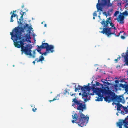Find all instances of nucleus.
Masks as SVG:
<instances>
[{"label": "nucleus", "instance_id": "1", "mask_svg": "<svg viewBox=\"0 0 128 128\" xmlns=\"http://www.w3.org/2000/svg\"><path fill=\"white\" fill-rule=\"evenodd\" d=\"M24 27H15L10 32L11 39L14 42V44L15 47L19 48H21V51L23 53L27 55H31V52L32 47L29 45L27 44L25 47L24 46L25 39H22V32H24Z\"/></svg>", "mask_w": 128, "mask_h": 128}, {"label": "nucleus", "instance_id": "2", "mask_svg": "<svg viewBox=\"0 0 128 128\" xmlns=\"http://www.w3.org/2000/svg\"><path fill=\"white\" fill-rule=\"evenodd\" d=\"M72 100L77 105V110H79V113L78 114L75 113L72 115V118L74 120H72V122L73 124H77L79 126L83 127L86 125L89 120L88 117H86L82 113L84 110H86V104L85 102L77 100L76 97L73 98Z\"/></svg>", "mask_w": 128, "mask_h": 128}, {"label": "nucleus", "instance_id": "3", "mask_svg": "<svg viewBox=\"0 0 128 128\" xmlns=\"http://www.w3.org/2000/svg\"><path fill=\"white\" fill-rule=\"evenodd\" d=\"M111 18L110 17L107 19L106 21H105L104 19H103V20L100 22L101 24L104 27L103 28L102 30L100 32L103 34H105L108 36L110 35L111 34H114L116 36H118L120 35V34L124 32V31L122 32L120 31L119 33H118V34L115 33V31L113 32H112V28H109L108 27V24L111 21Z\"/></svg>", "mask_w": 128, "mask_h": 128}, {"label": "nucleus", "instance_id": "4", "mask_svg": "<svg viewBox=\"0 0 128 128\" xmlns=\"http://www.w3.org/2000/svg\"><path fill=\"white\" fill-rule=\"evenodd\" d=\"M90 84L89 83H88V86L84 85L83 86H82L80 85H78L77 87L78 90L81 89L83 93L82 94V98L84 99V100L85 102H86L87 101L89 100V99L87 98L88 95L89 94L88 93L86 92V91H89L91 90L90 87L89 86Z\"/></svg>", "mask_w": 128, "mask_h": 128}, {"label": "nucleus", "instance_id": "5", "mask_svg": "<svg viewBox=\"0 0 128 128\" xmlns=\"http://www.w3.org/2000/svg\"><path fill=\"white\" fill-rule=\"evenodd\" d=\"M112 92L111 91H109L106 94L104 93H104H101V96H98V97L97 98V99L96 100L98 101H102L103 100V96L106 95H108L107 96H106L105 97H104V100L108 103H109L112 101L114 102V100H113V96L111 95Z\"/></svg>", "mask_w": 128, "mask_h": 128}, {"label": "nucleus", "instance_id": "6", "mask_svg": "<svg viewBox=\"0 0 128 128\" xmlns=\"http://www.w3.org/2000/svg\"><path fill=\"white\" fill-rule=\"evenodd\" d=\"M44 42L43 41L42 42V45L40 46H38L37 49H36L37 50H42V49L46 48V51L50 50L51 51V52L52 53L54 52L53 50L54 48V46L52 45H49L47 43H43Z\"/></svg>", "mask_w": 128, "mask_h": 128}, {"label": "nucleus", "instance_id": "7", "mask_svg": "<svg viewBox=\"0 0 128 128\" xmlns=\"http://www.w3.org/2000/svg\"><path fill=\"white\" fill-rule=\"evenodd\" d=\"M111 94V95L113 96V100H114V102H117L118 103L120 102L122 104L125 102V100L122 99L123 98L122 96H118L114 92H112Z\"/></svg>", "mask_w": 128, "mask_h": 128}, {"label": "nucleus", "instance_id": "8", "mask_svg": "<svg viewBox=\"0 0 128 128\" xmlns=\"http://www.w3.org/2000/svg\"><path fill=\"white\" fill-rule=\"evenodd\" d=\"M124 124V126L125 128H128V121L127 118H125L124 120H120L117 122V125L119 128H122V126Z\"/></svg>", "mask_w": 128, "mask_h": 128}, {"label": "nucleus", "instance_id": "9", "mask_svg": "<svg viewBox=\"0 0 128 128\" xmlns=\"http://www.w3.org/2000/svg\"><path fill=\"white\" fill-rule=\"evenodd\" d=\"M110 84V83L108 82H105L104 84H102V88H100L101 92V93H104L106 94L110 90H108L109 89L108 85Z\"/></svg>", "mask_w": 128, "mask_h": 128}, {"label": "nucleus", "instance_id": "10", "mask_svg": "<svg viewBox=\"0 0 128 128\" xmlns=\"http://www.w3.org/2000/svg\"><path fill=\"white\" fill-rule=\"evenodd\" d=\"M109 2H110V0H108ZM102 3H98L96 5V8L98 10H100L101 12H102V8L101 7V6H105L107 4V0H102ZM100 1V0H98V3Z\"/></svg>", "mask_w": 128, "mask_h": 128}, {"label": "nucleus", "instance_id": "11", "mask_svg": "<svg viewBox=\"0 0 128 128\" xmlns=\"http://www.w3.org/2000/svg\"><path fill=\"white\" fill-rule=\"evenodd\" d=\"M96 86V84H94L91 88H90L98 96H101V92L100 88H95V87Z\"/></svg>", "mask_w": 128, "mask_h": 128}, {"label": "nucleus", "instance_id": "12", "mask_svg": "<svg viewBox=\"0 0 128 128\" xmlns=\"http://www.w3.org/2000/svg\"><path fill=\"white\" fill-rule=\"evenodd\" d=\"M126 55H124V53H123L122 55V57H123L124 58V62H125V64H124V66L125 65V64L126 65L128 63V50L126 51V52L125 53Z\"/></svg>", "mask_w": 128, "mask_h": 128}, {"label": "nucleus", "instance_id": "13", "mask_svg": "<svg viewBox=\"0 0 128 128\" xmlns=\"http://www.w3.org/2000/svg\"><path fill=\"white\" fill-rule=\"evenodd\" d=\"M124 17L123 16L119 15L117 19V21L120 24H123L124 22Z\"/></svg>", "mask_w": 128, "mask_h": 128}, {"label": "nucleus", "instance_id": "14", "mask_svg": "<svg viewBox=\"0 0 128 128\" xmlns=\"http://www.w3.org/2000/svg\"><path fill=\"white\" fill-rule=\"evenodd\" d=\"M119 86L120 87L124 88L125 91V92L126 93L128 94V84H126V83L124 84H119Z\"/></svg>", "mask_w": 128, "mask_h": 128}, {"label": "nucleus", "instance_id": "15", "mask_svg": "<svg viewBox=\"0 0 128 128\" xmlns=\"http://www.w3.org/2000/svg\"><path fill=\"white\" fill-rule=\"evenodd\" d=\"M40 58L38 60V58H36V59L35 61H33L32 62V63L34 64H35V61H36L37 62H42L44 60V58L43 56H42L41 55L39 57Z\"/></svg>", "mask_w": 128, "mask_h": 128}, {"label": "nucleus", "instance_id": "16", "mask_svg": "<svg viewBox=\"0 0 128 128\" xmlns=\"http://www.w3.org/2000/svg\"><path fill=\"white\" fill-rule=\"evenodd\" d=\"M41 50H37V52H39L40 54H41L42 55H44V56H46L47 54L48 53L51 52V51H50V50H48V51H46V52H45L44 53H42L41 52Z\"/></svg>", "mask_w": 128, "mask_h": 128}, {"label": "nucleus", "instance_id": "17", "mask_svg": "<svg viewBox=\"0 0 128 128\" xmlns=\"http://www.w3.org/2000/svg\"><path fill=\"white\" fill-rule=\"evenodd\" d=\"M110 24V26L112 27V29H114V31L116 32V31L117 30L116 28L114 27V24H113V23L112 22V21L110 22V23H109Z\"/></svg>", "mask_w": 128, "mask_h": 128}, {"label": "nucleus", "instance_id": "18", "mask_svg": "<svg viewBox=\"0 0 128 128\" xmlns=\"http://www.w3.org/2000/svg\"><path fill=\"white\" fill-rule=\"evenodd\" d=\"M115 104H116L117 106V110L118 111H119L120 110V108H122V105L121 104H120L119 103Z\"/></svg>", "mask_w": 128, "mask_h": 128}, {"label": "nucleus", "instance_id": "19", "mask_svg": "<svg viewBox=\"0 0 128 128\" xmlns=\"http://www.w3.org/2000/svg\"><path fill=\"white\" fill-rule=\"evenodd\" d=\"M60 96V94H58L57 95V96H56L55 98H54V99L52 100H49V101L50 102H51L53 101L56 100H59V97Z\"/></svg>", "mask_w": 128, "mask_h": 128}, {"label": "nucleus", "instance_id": "20", "mask_svg": "<svg viewBox=\"0 0 128 128\" xmlns=\"http://www.w3.org/2000/svg\"><path fill=\"white\" fill-rule=\"evenodd\" d=\"M16 16H17V14H16L12 13V15L10 17V22H14V20L12 19L13 17H15Z\"/></svg>", "mask_w": 128, "mask_h": 128}, {"label": "nucleus", "instance_id": "21", "mask_svg": "<svg viewBox=\"0 0 128 128\" xmlns=\"http://www.w3.org/2000/svg\"><path fill=\"white\" fill-rule=\"evenodd\" d=\"M113 11V10L112 8L109 10L107 12L108 15L109 16H110L112 13Z\"/></svg>", "mask_w": 128, "mask_h": 128}, {"label": "nucleus", "instance_id": "22", "mask_svg": "<svg viewBox=\"0 0 128 128\" xmlns=\"http://www.w3.org/2000/svg\"><path fill=\"white\" fill-rule=\"evenodd\" d=\"M26 40H27V39H30L31 38V37L30 36V34L28 33H27L26 35Z\"/></svg>", "mask_w": 128, "mask_h": 128}, {"label": "nucleus", "instance_id": "23", "mask_svg": "<svg viewBox=\"0 0 128 128\" xmlns=\"http://www.w3.org/2000/svg\"><path fill=\"white\" fill-rule=\"evenodd\" d=\"M120 14H122V16H128V12L127 10H125V11L122 13H120Z\"/></svg>", "mask_w": 128, "mask_h": 128}, {"label": "nucleus", "instance_id": "24", "mask_svg": "<svg viewBox=\"0 0 128 128\" xmlns=\"http://www.w3.org/2000/svg\"><path fill=\"white\" fill-rule=\"evenodd\" d=\"M122 108H123L124 110L126 112H128V106H127V107H126V106H122Z\"/></svg>", "mask_w": 128, "mask_h": 128}, {"label": "nucleus", "instance_id": "25", "mask_svg": "<svg viewBox=\"0 0 128 128\" xmlns=\"http://www.w3.org/2000/svg\"><path fill=\"white\" fill-rule=\"evenodd\" d=\"M110 2H109L108 0H107V4L106 6H107L108 7L111 6H112V4L110 3Z\"/></svg>", "mask_w": 128, "mask_h": 128}, {"label": "nucleus", "instance_id": "26", "mask_svg": "<svg viewBox=\"0 0 128 128\" xmlns=\"http://www.w3.org/2000/svg\"><path fill=\"white\" fill-rule=\"evenodd\" d=\"M96 85L97 86H102V84H101L99 82H96Z\"/></svg>", "mask_w": 128, "mask_h": 128}, {"label": "nucleus", "instance_id": "27", "mask_svg": "<svg viewBox=\"0 0 128 128\" xmlns=\"http://www.w3.org/2000/svg\"><path fill=\"white\" fill-rule=\"evenodd\" d=\"M114 86L115 88V89L116 90L117 89V88L118 87V84H115L114 85Z\"/></svg>", "mask_w": 128, "mask_h": 128}, {"label": "nucleus", "instance_id": "28", "mask_svg": "<svg viewBox=\"0 0 128 128\" xmlns=\"http://www.w3.org/2000/svg\"><path fill=\"white\" fill-rule=\"evenodd\" d=\"M24 27L25 29H26V28H28V24H25V25L24 26Z\"/></svg>", "mask_w": 128, "mask_h": 128}, {"label": "nucleus", "instance_id": "29", "mask_svg": "<svg viewBox=\"0 0 128 128\" xmlns=\"http://www.w3.org/2000/svg\"><path fill=\"white\" fill-rule=\"evenodd\" d=\"M119 13V12L118 11H116L114 14V16H116L117 14Z\"/></svg>", "mask_w": 128, "mask_h": 128}, {"label": "nucleus", "instance_id": "30", "mask_svg": "<svg viewBox=\"0 0 128 128\" xmlns=\"http://www.w3.org/2000/svg\"><path fill=\"white\" fill-rule=\"evenodd\" d=\"M19 21H18V24H21V22L22 20V19L20 18H19L18 20Z\"/></svg>", "mask_w": 128, "mask_h": 128}, {"label": "nucleus", "instance_id": "31", "mask_svg": "<svg viewBox=\"0 0 128 128\" xmlns=\"http://www.w3.org/2000/svg\"><path fill=\"white\" fill-rule=\"evenodd\" d=\"M64 91V94L66 95L67 94H69V92H68V91L66 90H66H65Z\"/></svg>", "mask_w": 128, "mask_h": 128}, {"label": "nucleus", "instance_id": "32", "mask_svg": "<svg viewBox=\"0 0 128 128\" xmlns=\"http://www.w3.org/2000/svg\"><path fill=\"white\" fill-rule=\"evenodd\" d=\"M20 14L21 15L20 17V18L21 19H22V20H23L24 19L23 18L24 14H22L21 13H20Z\"/></svg>", "mask_w": 128, "mask_h": 128}, {"label": "nucleus", "instance_id": "33", "mask_svg": "<svg viewBox=\"0 0 128 128\" xmlns=\"http://www.w3.org/2000/svg\"><path fill=\"white\" fill-rule=\"evenodd\" d=\"M103 14L104 16H106V17H107L108 15L106 13V12H104L103 13Z\"/></svg>", "mask_w": 128, "mask_h": 128}, {"label": "nucleus", "instance_id": "34", "mask_svg": "<svg viewBox=\"0 0 128 128\" xmlns=\"http://www.w3.org/2000/svg\"><path fill=\"white\" fill-rule=\"evenodd\" d=\"M121 57L120 56L119 57H118L117 59H115L114 60H115V61H117L118 60H119L120 59Z\"/></svg>", "mask_w": 128, "mask_h": 128}, {"label": "nucleus", "instance_id": "35", "mask_svg": "<svg viewBox=\"0 0 128 128\" xmlns=\"http://www.w3.org/2000/svg\"><path fill=\"white\" fill-rule=\"evenodd\" d=\"M31 52H31V55H30L29 54V55H27V54H25L26 55H29L30 56H32V57L33 58H34L35 57V54H33V55H32V54L31 53Z\"/></svg>", "mask_w": 128, "mask_h": 128}, {"label": "nucleus", "instance_id": "36", "mask_svg": "<svg viewBox=\"0 0 128 128\" xmlns=\"http://www.w3.org/2000/svg\"><path fill=\"white\" fill-rule=\"evenodd\" d=\"M96 11L95 12H94L93 14V16H97V14L96 13Z\"/></svg>", "mask_w": 128, "mask_h": 128}, {"label": "nucleus", "instance_id": "37", "mask_svg": "<svg viewBox=\"0 0 128 128\" xmlns=\"http://www.w3.org/2000/svg\"><path fill=\"white\" fill-rule=\"evenodd\" d=\"M115 82L116 83V84H118L119 83V81L117 80H116L115 81Z\"/></svg>", "mask_w": 128, "mask_h": 128}, {"label": "nucleus", "instance_id": "38", "mask_svg": "<svg viewBox=\"0 0 128 128\" xmlns=\"http://www.w3.org/2000/svg\"><path fill=\"white\" fill-rule=\"evenodd\" d=\"M37 110V108H32V110L33 112H35Z\"/></svg>", "mask_w": 128, "mask_h": 128}, {"label": "nucleus", "instance_id": "39", "mask_svg": "<svg viewBox=\"0 0 128 128\" xmlns=\"http://www.w3.org/2000/svg\"><path fill=\"white\" fill-rule=\"evenodd\" d=\"M120 82H125V80L124 79H122L120 80Z\"/></svg>", "mask_w": 128, "mask_h": 128}, {"label": "nucleus", "instance_id": "40", "mask_svg": "<svg viewBox=\"0 0 128 128\" xmlns=\"http://www.w3.org/2000/svg\"><path fill=\"white\" fill-rule=\"evenodd\" d=\"M121 38L122 39H124L125 38V37L123 36H121Z\"/></svg>", "mask_w": 128, "mask_h": 128}, {"label": "nucleus", "instance_id": "41", "mask_svg": "<svg viewBox=\"0 0 128 128\" xmlns=\"http://www.w3.org/2000/svg\"><path fill=\"white\" fill-rule=\"evenodd\" d=\"M78 90L77 88H75L74 90L75 92H76Z\"/></svg>", "mask_w": 128, "mask_h": 128}, {"label": "nucleus", "instance_id": "42", "mask_svg": "<svg viewBox=\"0 0 128 128\" xmlns=\"http://www.w3.org/2000/svg\"><path fill=\"white\" fill-rule=\"evenodd\" d=\"M31 106L32 107H33V108H34L35 107V105L34 104H32L31 105Z\"/></svg>", "mask_w": 128, "mask_h": 128}, {"label": "nucleus", "instance_id": "43", "mask_svg": "<svg viewBox=\"0 0 128 128\" xmlns=\"http://www.w3.org/2000/svg\"><path fill=\"white\" fill-rule=\"evenodd\" d=\"M121 112L122 114H125L126 113V112L124 113V112L123 111H121Z\"/></svg>", "mask_w": 128, "mask_h": 128}, {"label": "nucleus", "instance_id": "44", "mask_svg": "<svg viewBox=\"0 0 128 128\" xmlns=\"http://www.w3.org/2000/svg\"><path fill=\"white\" fill-rule=\"evenodd\" d=\"M33 54H35L36 53V50H34L33 51Z\"/></svg>", "mask_w": 128, "mask_h": 128}, {"label": "nucleus", "instance_id": "45", "mask_svg": "<svg viewBox=\"0 0 128 128\" xmlns=\"http://www.w3.org/2000/svg\"><path fill=\"white\" fill-rule=\"evenodd\" d=\"M70 95L72 96H73L74 95H75L76 94V93L72 94L71 92H70Z\"/></svg>", "mask_w": 128, "mask_h": 128}, {"label": "nucleus", "instance_id": "46", "mask_svg": "<svg viewBox=\"0 0 128 128\" xmlns=\"http://www.w3.org/2000/svg\"><path fill=\"white\" fill-rule=\"evenodd\" d=\"M116 68H120V66L119 65H118L116 66Z\"/></svg>", "mask_w": 128, "mask_h": 128}, {"label": "nucleus", "instance_id": "47", "mask_svg": "<svg viewBox=\"0 0 128 128\" xmlns=\"http://www.w3.org/2000/svg\"><path fill=\"white\" fill-rule=\"evenodd\" d=\"M101 81L102 82L103 84H104V83L106 82L104 81L103 80V79H102V80Z\"/></svg>", "mask_w": 128, "mask_h": 128}, {"label": "nucleus", "instance_id": "48", "mask_svg": "<svg viewBox=\"0 0 128 128\" xmlns=\"http://www.w3.org/2000/svg\"><path fill=\"white\" fill-rule=\"evenodd\" d=\"M28 28L29 29H32V28L30 26L29 27H28Z\"/></svg>", "mask_w": 128, "mask_h": 128}, {"label": "nucleus", "instance_id": "49", "mask_svg": "<svg viewBox=\"0 0 128 128\" xmlns=\"http://www.w3.org/2000/svg\"><path fill=\"white\" fill-rule=\"evenodd\" d=\"M75 104H75V103H74L73 104H72V106H74Z\"/></svg>", "mask_w": 128, "mask_h": 128}, {"label": "nucleus", "instance_id": "50", "mask_svg": "<svg viewBox=\"0 0 128 128\" xmlns=\"http://www.w3.org/2000/svg\"><path fill=\"white\" fill-rule=\"evenodd\" d=\"M24 4H23L22 5V8H24Z\"/></svg>", "mask_w": 128, "mask_h": 128}, {"label": "nucleus", "instance_id": "51", "mask_svg": "<svg viewBox=\"0 0 128 128\" xmlns=\"http://www.w3.org/2000/svg\"><path fill=\"white\" fill-rule=\"evenodd\" d=\"M46 25H46V24H45L44 25V26L45 27H46Z\"/></svg>", "mask_w": 128, "mask_h": 128}, {"label": "nucleus", "instance_id": "52", "mask_svg": "<svg viewBox=\"0 0 128 128\" xmlns=\"http://www.w3.org/2000/svg\"><path fill=\"white\" fill-rule=\"evenodd\" d=\"M16 12V10H15H15H13V13H14V12Z\"/></svg>", "mask_w": 128, "mask_h": 128}, {"label": "nucleus", "instance_id": "53", "mask_svg": "<svg viewBox=\"0 0 128 128\" xmlns=\"http://www.w3.org/2000/svg\"><path fill=\"white\" fill-rule=\"evenodd\" d=\"M82 94L81 93H79V95L80 96V95H81Z\"/></svg>", "mask_w": 128, "mask_h": 128}, {"label": "nucleus", "instance_id": "54", "mask_svg": "<svg viewBox=\"0 0 128 128\" xmlns=\"http://www.w3.org/2000/svg\"><path fill=\"white\" fill-rule=\"evenodd\" d=\"M25 12H23L22 13V14H24H24L25 13Z\"/></svg>", "mask_w": 128, "mask_h": 128}, {"label": "nucleus", "instance_id": "55", "mask_svg": "<svg viewBox=\"0 0 128 128\" xmlns=\"http://www.w3.org/2000/svg\"><path fill=\"white\" fill-rule=\"evenodd\" d=\"M126 118H127V120L128 119V116H127V117H126Z\"/></svg>", "mask_w": 128, "mask_h": 128}, {"label": "nucleus", "instance_id": "56", "mask_svg": "<svg viewBox=\"0 0 128 128\" xmlns=\"http://www.w3.org/2000/svg\"><path fill=\"white\" fill-rule=\"evenodd\" d=\"M116 115H117V116H118V113H116Z\"/></svg>", "mask_w": 128, "mask_h": 128}, {"label": "nucleus", "instance_id": "57", "mask_svg": "<svg viewBox=\"0 0 128 128\" xmlns=\"http://www.w3.org/2000/svg\"><path fill=\"white\" fill-rule=\"evenodd\" d=\"M95 18L94 17H94L93 18V19L94 20Z\"/></svg>", "mask_w": 128, "mask_h": 128}, {"label": "nucleus", "instance_id": "58", "mask_svg": "<svg viewBox=\"0 0 128 128\" xmlns=\"http://www.w3.org/2000/svg\"><path fill=\"white\" fill-rule=\"evenodd\" d=\"M44 22H42L41 23V24H43Z\"/></svg>", "mask_w": 128, "mask_h": 128}, {"label": "nucleus", "instance_id": "59", "mask_svg": "<svg viewBox=\"0 0 128 128\" xmlns=\"http://www.w3.org/2000/svg\"><path fill=\"white\" fill-rule=\"evenodd\" d=\"M98 17L99 18H100V16H98Z\"/></svg>", "mask_w": 128, "mask_h": 128}, {"label": "nucleus", "instance_id": "60", "mask_svg": "<svg viewBox=\"0 0 128 128\" xmlns=\"http://www.w3.org/2000/svg\"><path fill=\"white\" fill-rule=\"evenodd\" d=\"M127 66H128V64L126 65Z\"/></svg>", "mask_w": 128, "mask_h": 128}, {"label": "nucleus", "instance_id": "61", "mask_svg": "<svg viewBox=\"0 0 128 128\" xmlns=\"http://www.w3.org/2000/svg\"><path fill=\"white\" fill-rule=\"evenodd\" d=\"M52 93V92H50V93L51 94V93Z\"/></svg>", "mask_w": 128, "mask_h": 128}, {"label": "nucleus", "instance_id": "62", "mask_svg": "<svg viewBox=\"0 0 128 128\" xmlns=\"http://www.w3.org/2000/svg\"><path fill=\"white\" fill-rule=\"evenodd\" d=\"M29 42H31V41H30V40Z\"/></svg>", "mask_w": 128, "mask_h": 128}, {"label": "nucleus", "instance_id": "63", "mask_svg": "<svg viewBox=\"0 0 128 128\" xmlns=\"http://www.w3.org/2000/svg\"><path fill=\"white\" fill-rule=\"evenodd\" d=\"M13 66H14V65H13Z\"/></svg>", "mask_w": 128, "mask_h": 128}, {"label": "nucleus", "instance_id": "64", "mask_svg": "<svg viewBox=\"0 0 128 128\" xmlns=\"http://www.w3.org/2000/svg\"><path fill=\"white\" fill-rule=\"evenodd\" d=\"M12 12H11L10 13V14H12Z\"/></svg>", "mask_w": 128, "mask_h": 128}]
</instances>
